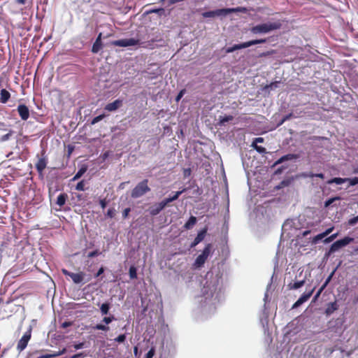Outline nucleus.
Here are the masks:
<instances>
[{
	"label": "nucleus",
	"instance_id": "obj_40",
	"mask_svg": "<svg viewBox=\"0 0 358 358\" xmlns=\"http://www.w3.org/2000/svg\"><path fill=\"white\" fill-rule=\"evenodd\" d=\"M279 83H280L279 81L273 82V83H270L269 85H267L265 87V88L266 89H271V90L275 89V88L278 87V84Z\"/></svg>",
	"mask_w": 358,
	"mask_h": 358
},
{
	"label": "nucleus",
	"instance_id": "obj_64",
	"mask_svg": "<svg viewBox=\"0 0 358 358\" xmlns=\"http://www.w3.org/2000/svg\"><path fill=\"white\" fill-rule=\"evenodd\" d=\"M353 173L356 174L358 173V166L354 169Z\"/></svg>",
	"mask_w": 358,
	"mask_h": 358
},
{
	"label": "nucleus",
	"instance_id": "obj_29",
	"mask_svg": "<svg viewBox=\"0 0 358 358\" xmlns=\"http://www.w3.org/2000/svg\"><path fill=\"white\" fill-rule=\"evenodd\" d=\"M335 354L336 356H338L341 358L343 357L344 355H345V351L341 350L340 348H336V349H334L332 351H331V355L332 356Z\"/></svg>",
	"mask_w": 358,
	"mask_h": 358
},
{
	"label": "nucleus",
	"instance_id": "obj_34",
	"mask_svg": "<svg viewBox=\"0 0 358 358\" xmlns=\"http://www.w3.org/2000/svg\"><path fill=\"white\" fill-rule=\"evenodd\" d=\"M346 178L348 179L347 182H349L350 186H354V185L358 184V178L357 177H355L352 178Z\"/></svg>",
	"mask_w": 358,
	"mask_h": 358
},
{
	"label": "nucleus",
	"instance_id": "obj_33",
	"mask_svg": "<svg viewBox=\"0 0 358 358\" xmlns=\"http://www.w3.org/2000/svg\"><path fill=\"white\" fill-rule=\"evenodd\" d=\"M66 348H63L61 351H59V352H57L56 354L45 355L44 358H50V357H57L59 355H62L64 354L66 352Z\"/></svg>",
	"mask_w": 358,
	"mask_h": 358
},
{
	"label": "nucleus",
	"instance_id": "obj_20",
	"mask_svg": "<svg viewBox=\"0 0 358 358\" xmlns=\"http://www.w3.org/2000/svg\"><path fill=\"white\" fill-rule=\"evenodd\" d=\"M68 195L66 193H62L57 196L56 204L61 208L66 203Z\"/></svg>",
	"mask_w": 358,
	"mask_h": 358
},
{
	"label": "nucleus",
	"instance_id": "obj_19",
	"mask_svg": "<svg viewBox=\"0 0 358 358\" xmlns=\"http://www.w3.org/2000/svg\"><path fill=\"white\" fill-rule=\"evenodd\" d=\"M10 99V93L6 89H1L0 91V102L6 103Z\"/></svg>",
	"mask_w": 358,
	"mask_h": 358
},
{
	"label": "nucleus",
	"instance_id": "obj_7",
	"mask_svg": "<svg viewBox=\"0 0 358 358\" xmlns=\"http://www.w3.org/2000/svg\"><path fill=\"white\" fill-rule=\"evenodd\" d=\"M140 43V40L136 39V38H124V39H120L113 41L111 42V44L114 46H119V47H128V46H133L136 45Z\"/></svg>",
	"mask_w": 358,
	"mask_h": 358
},
{
	"label": "nucleus",
	"instance_id": "obj_18",
	"mask_svg": "<svg viewBox=\"0 0 358 358\" xmlns=\"http://www.w3.org/2000/svg\"><path fill=\"white\" fill-rule=\"evenodd\" d=\"M297 158V155L294 154H287L282 157H281L280 159H278L273 164L274 166H276L278 164H280L285 161L292 160Z\"/></svg>",
	"mask_w": 358,
	"mask_h": 358
},
{
	"label": "nucleus",
	"instance_id": "obj_11",
	"mask_svg": "<svg viewBox=\"0 0 358 358\" xmlns=\"http://www.w3.org/2000/svg\"><path fill=\"white\" fill-rule=\"evenodd\" d=\"M31 330L24 333L22 337L19 340L17 344L16 349L19 352L23 351L27 346V344L31 339Z\"/></svg>",
	"mask_w": 358,
	"mask_h": 358
},
{
	"label": "nucleus",
	"instance_id": "obj_53",
	"mask_svg": "<svg viewBox=\"0 0 358 358\" xmlns=\"http://www.w3.org/2000/svg\"><path fill=\"white\" fill-rule=\"evenodd\" d=\"M104 272V268L103 266H101L99 271H97V273L94 275V277L95 278H97L99 277V275H101Z\"/></svg>",
	"mask_w": 358,
	"mask_h": 358
},
{
	"label": "nucleus",
	"instance_id": "obj_14",
	"mask_svg": "<svg viewBox=\"0 0 358 358\" xmlns=\"http://www.w3.org/2000/svg\"><path fill=\"white\" fill-rule=\"evenodd\" d=\"M315 290V288H313L310 291H309L308 292H305L303 293L299 298V299L294 303L293 305V307L292 308H296L299 306H301L302 303H303L304 302L307 301L310 297L312 296L313 292Z\"/></svg>",
	"mask_w": 358,
	"mask_h": 358
},
{
	"label": "nucleus",
	"instance_id": "obj_63",
	"mask_svg": "<svg viewBox=\"0 0 358 358\" xmlns=\"http://www.w3.org/2000/svg\"><path fill=\"white\" fill-rule=\"evenodd\" d=\"M101 37H102V34H101V33H100V34L98 35L97 38H96V41H101Z\"/></svg>",
	"mask_w": 358,
	"mask_h": 358
},
{
	"label": "nucleus",
	"instance_id": "obj_10",
	"mask_svg": "<svg viewBox=\"0 0 358 358\" xmlns=\"http://www.w3.org/2000/svg\"><path fill=\"white\" fill-rule=\"evenodd\" d=\"M62 272L64 275L69 276L72 279L73 282L76 284L80 283L84 280L85 275L83 272H79L77 273H72L66 268H62Z\"/></svg>",
	"mask_w": 358,
	"mask_h": 358
},
{
	"label": "nucleus",
	"instance_id": "obj_49",
	"mask_svg": "<svg viewBox=\"0 0 358 358\" xmlns=\"http://www.w3.org/2000/svg\"><path fill=\"white\" fill-rule=\"evenodd\" d=\"M192 170L190 168L184 169H183V176L184 178H187L191 175Z\"/></svg>",
	"mask_w": 358,
	"mask_h": 358
},
{
	"label": "nucleus",
	"instance_id": "obj_51",
	"mask_svg": "<svg viewBox=\"0 0 358 358\" xmlns=\"http://www.w3.org/2000/svg\"><path fill=\"white\" fill-rule=\"evenodd\" d=\"M85 343L84 342L78 343L77 344L73 345V347L76 350H80L85 347Z\"/></svg>",
	"mask_w": 358,
	"mask_h": 358
},
{
	"label": "nucleus",
	"instance_id": "obj_43",
	"mask_svg": "<svg viewBox=\"0 0 358 358\" xmlns=\"http://www.w3.org/2000/svg\"><path fill=\"white\" fill-rule=\"evenodd\" d=\"M126 340L125 334H120L117 338H115V341L117 343H123Z\"/></svg>",
	"mask_w": 358,
	"mask_h": 358
},
{
	"label": "nucleus",
	"instance_id": "obj_54",
	"mask_svg": "<svg viewBox=\"0 0 358 358\" xmlns=\"http://www.w3.org/2000/svg\"><path fill=\"white\" fill-rule=\"evenodd\" d=\"M101 207L104 209L107 205L106 199H101L99 201Z\"/></svg>",
	"mask_w": 358,
	"mask_h": 358
},
{
	"label": "nucleus",
	"instance_id": "obj_56",
	"mask_svg": "<svg viewBox=\"0 0 358 358\" xmlns=\"http://www.w3.org/2000/svg\"><path fill=\"white\" fill-rule=\"evenodd\" d=\"M334 230V227H330L329 229H327L325 231H324V234L325 235V236H328L329 234H331L332 232V231Z\"/></svg>",
	"mask_w": 358,
	"mask_h": 358
},
{
	"label": "nucleus",
	"instance_id": "obj_5",
	"mask_svg": "<svg viewBox=\"0 0 358 358\" xmlns=\"http://www.w3.org/2000/svg\"><path fill=\"white\" fill-rule=\"evenodd\" d=\"M212 250V245L210 243L207 244L203 250L202 251V253L199 255L196 260H195V265L197 266H201L204 264L206 261L207 260L208 256L210 255Z\"/></svg>",
	"mask_w": 358,
	"mask_h": 358
},
{
	"label": "nucleus",
	"instance_id": "obj_38",
	"mask_svg": "<svg viewBox=\"0 0 358 358\" xmlns=\"http://www.w3.org/2000/svg\"><path fill=\"white\" fill-rule=\"evenodd\" d=\"M358 222V215L355 216L348 221V224L349 226H354Z\"/></svg>",
	"mask_w": 358,
	"mask_h": 358
},
{
	"label": "nucleus",
	"instance_id": "obj_35",
	"mask_svg": "<svg viewBox=\"0 0 358 358\" xmlns=\"http://www.w3.org/2000/svg\"><path fill=\"white\" fill-rule=\"evenodd\" d=\"M275 52L274 50H271L267 52H262L259 55V57H265L273 55Z\"/></svg>",
	"mask_w": 358,
	"mask_h": 358
},
{
	"label": "nucleus",
	"instance_id": "obj_44",
	"mask_svg": "<svg viewBox=\"0 0 358 358\" xmlns=\"http://www.w3.org/2000/svg\"><path fill=\"white\" fill-rule=\"evenodd\" d=\"M101 254V252L99 250H95L88 253L87 257L90 258L96 257Z\"/></svg>",
	"mask_w": 358,
	"mask_h": 358
},
{
	"label": "nucleus",
	"instance_id": "obj_27",
	"mask_svg": "<svg viewBox=\"0 0 358 358\" xmlns=\"http://www.w3.org/2000/svg\"><path fill=\"white\" fill-rule=\"evenodd\" d=\"M233 119H234V117L232 115L220 116V118H219L220 124L224 125L226 122L231 121Z\"/></svg>",
	"mask_w": 358,
	"mask_h": 358
},
{
	"label": "nucleus",
	"instance_id": "obj_41",
	"mask_svg": "<svg viewBox=\"0 0 358 358\" xmlns=\"http://www.w3.org/2000/svg\"><path fill=\"white\" fill-rule=\"evenodd\" d=\"M290 184V181L289 180H283L280 182L279 185L277 187L278 189L289 186Z\"/></svg>",
	"mask_w": 358,
	"mask_h": 358
},
{
	"label": "nucleus",
	"instance_id": "obj_42",
	"mask_svg": "<svg viewBox=\"0 0 358 358\" xmlns=\"http://www.w3.org/2000/svg\"><path fill=\"white\" fill-rule=\"evenodd\" d=\"M325 236V235L324 234V233H321V234H317V236H315L314 238H313V243H317L320 240H322V238H324Z\"/></svg>",
	"mask_w": 358,
	"mask_h": 358
},
{
	"label": "nucleus",
	"instance_id": "obj_2",
	"mask_svg": "<svg viewBox=\"0 0 358 358\" xmlns=\"http://www.w3.org/2000/svg\"><path fill=\"white\" fill-rule=\"evenodd\" d=\"M247 9L243 7H237L232 8H221L217 9L215 10H210L204 12L202 13V16L203 17H214L215 16H221V15H227L229 13H236V12H246Z\"/></svg>",
	"mask_w": 358,
	"mask_h": 358
},
{
	"label": "nucleus",
	"instance_id": "obj_30",
	"mask_svg": "<svg viewBox=\"0 0 358 358\" xmlns=\"http://www.w3.org/2000/svg\"><path fill=\"white\" fill-rule=\"evenodd\" d=\"M338 200H341V197H340V196H335V197H332V198L329 199L328 200H327V201L324 202V207H325V208L329 207V206L331 204H332L335 201H338Z\"/></svg>",
	"mask_w": 358,
	"mask_h": 358
},
{
	"label": "nucleus",
	"instance_id": "obj_13",
	"mask_svg": "<svg viewBox=\"0 0 358 358\" xmlns=\"http://www.w3.org/2000/svg\"><path fill=\"white\" fill-rule=\"evenodd\" d=\"M17 112L22 120H27L29 117V108L24 104H20L17 106Z\"/></svg>",
	"mask_w": 358,
	"mask_h": 358
},
{
	"label": "nucleus",
	"instance_id": "obj_16",
	"mask_svg": "<svg viewBox=\"0 0 358 358\" xmlns=\"http://www.w3.org/2000/svg\"><path fill=\"white\" fill-rule=\"evenodd\" d=\"M122 99H116L113 102L106 104L104 109L109 112L115 111L122 106Z\"/></svg>",
	"mask_w": 358,
	"mask_h": 358
},
{
	"label": "nucleus",
	"instance_id": "obj_39",
	"mask_svg": "<svg viewBox=\"0 0 358 358\" xmlns=\"http://www.w3.org/2000/svg\"><path fill=\"white\" fill-rule=\"evenodd\" d=\"M86 169H80L77 173L75 175V176L73 177V180H77L78 178H80L83 175V173L85 172Z\"/></svg>",
	"mask_w": 358,
	"mask_h": 358
},
{
	"label": "nucleus",
	"instance_id": "obj_37",
	"mask_svg": "<svg viewBox=\"0 0 358 358\" xmlns=\"http://www.w3.org/2000/svg\"><path fill=\"white\" fill-rule=\"evenodd\" d=\"M13 131L10 130L8 134H5V135H3L1 138H0V141L1 142H4V141H8L10 137L11 136L12 134H13Z\"/></svg>",
	"mask_w": 358,
	"mask_h": 358
},
{
	"label": "nucleus",
	"instance_id": "obj_9",
	"mask_svg": "<svg viewBox=\"0 0 358 358\" xmlns=\"http://www.w3.org/2000/svg\"><path fill=\"white\" fill-rule=\"evenodd\" d=\"M114 320H115V317L113 315H111L108 317H104L102 319V322L104 323V324H97L95 326L92 327V329L94 330H101L107 332L110 330V327L108 325Z\"/></svg>",
	"mask_w": 358,
	"mask_h": 358
},
{
	"label": "nucleus",
	"instance_id": "obj_24",
	"mask_svg": "<svg viewBox=\"0 0 358 358\" xmlns=\"http://www.w3.org/2000/svg\"><path fill=\"white\" fill-rule=\"evenodd\" d=\"M332 275L333 273H331L328 278L326 280V281L324 282V283L322 285V287L318 289L317 292L316 293L315 296V299H316L317 298H318L320 296V295L321 294V293L322 292V291L325 289V287H327V285H328V283L329 282V281L331 280V277H332Z\"/></svg>",
	"mask_w": 358,
	"mask_h": 358
},
{
	"label": "nucleus",
	"instance_id": "obj_31",
	"mask_svg": "<svg viewBox=\"0 0 358 358\" xmlns=\"http://www.w3.org/2000/svg\"><path fill=\"white\" fill-rule=\"evenodd\" d=\"M129 273L131 279L137 278L136 268L134 266H131L129 268Z\"/></svg>",
	"mask_w": 358,
	"mask_h": 358
},
{
	"label": "nucleus",
	"instance_id": "obj_57",
	"mask_svg": "<svg viewBox=\"0 0 358 358\" xmlns=\"http://www.w3.org/2000/svg\"><path fill=\"white\" fill-rule=\"evenodd\" d=\"M286 167L285 166H281L280 168H278L275 171V174H280L283 170L285 169Z\"/></svg>",
	"mask_w": 358,
	"mask_h": 358
},
{
	"label": "nucleus",
	"instance_id": "obj_28",
	"mask_svg": "<svg viewBox=\"0 0 358 358\" xmlns=\"http://www.w3.org/2000/svg\"><path fill=\"white\" fill-rule=\"evenodd\" d=\"M110 304L108 303H104L101 304L100 307V311L103 315H107L109 313Z\"/></svg>",
	"mask_w": 358,
	"mask_h": 358
},
{
	"label": "nucleus",
	"instance_id": "obj_25",
	"mask_svg": "<svg viewBox=\"0 0 358 358\" xmlns=\"http://www.w3.org/2000/svg\"><path fill=\"white\" fill-rule=\"evenodd\" d=\"M347 178H331V180H328L327 183L328 184H333V183H335V184H337V185H341V184H343L345 182H347Z\"/></svg>",
	"mask_w": 358,
	"mask_h": 358
},
{
	"label": "nucleus",
	"instance_id": "obj_22",
	"mask_svg": "<svg viewBox=\"0 0 358 358\" xmlns=\"http://www.w3.org/2000/svg\"><path fill=\"white\" fill-rule=\"evenodd\" d=\"M185 190H186V189H183L181 191H178V192H175V194H174V195L173 196L166 198V199H165L164 200L165 201V202L168 205L169 203H171V202H172L173 201L177 200L178 199V197L180 196V195L181 194H182L184 192H185Z\"/></svg>",
	"mask_w": 358,
	"mask_h": 358
},
{
	"label": "nucleus",
	"instance_id": "obj_36",
	"mask_svg": "<svg viewBox=\"0 0 358 358\" xmlns=\"http://www.w3.org/2000/svg\"><path fill=\"white\" fill-rule=\"evenodd\" d=\"M76 189L78 191L85 190V182L84 180L80 181L76 186Z\"/></svg>",
	"mask_w": 358,
	"mask_h": 358
},
{
	"label": "nucleus",
	"instance_id": "obj_48",
	"mask_svg": "<svg viewBox=\"0 0 358 358\" xmlns=\"http://www.w3.org/2000/svg\"><path fill=\"white\" fill-rule=\"evenodd\" d=\"M310 178H314V177H317V178H322L323 179L324 178V175L322 173H310L308 175Z\"/></svg>",
	"mask_w": 358,
	"mask_h": 358
},
{
	"label": "nucleus",
	"instance_id": "obj_60",
	"mask_svg": "<svg viewBox=\"0 0 358 358\" xmlns=\"http://www.w3.org/2000/svg\"><path fill=\"white\" fill-rule=\"evenodd\" d=\"M108 156H109V152H106L101 155V157H102L103 160L104 161L108 157Z\"/></svg>",
	"mask_w": 358,
	"mask_h": 358
},
{
	"label": "nucleus",
	"instance_id": "obj_61",
	"mask_svg": "<svg viewBox=\"0 0 358 358\" xmlns=\"http://www.w3.org/2000/svg\"><path fill=\"white\" fill-rule=\"evenodd\" d=\"M27 0H15V2L17 4L24 5L26 3Z\"/></svg>",
	"mask_w": 358,
	"mask_h": 358
},
{
	"label": "nucleus",
	"instance_id": "obj_21",
	"mask_svg": "<svg viewBox=\"0 0 358 358\" xmlns=\"http://www.w3.org/2000/svg\"><path fill=\"white\" fill-rule=\"evenodd\" d=\"M306 280H301L294 282H289L288 287L289 289H297L304 285Z\"/></svg>",
	"mask_w": 358,
	"mask_h": 358
},
{
	"label": "nucleus",
	"instance_id": "obj_15",
	"mask_svg": "<svg viewBox=\"0 0 358 358\" xmlns=\"http://www.w3.org/2000/svg\"><path fill=\"white\" fill-rule=\"evenodd\" d=\"M264 141V138L262 137H257V138H255L252 143V145L251 146L257 151L260 154H264V153H266V150L265 148L262 147V146H259V145H257V143H263Z\"/></svg>",
	"mask_w": 358,
	"mask_h": 358
},
{
	"label": "nucleus",
	"instance_id": "obj_26",
	"mask_svg": "<svg viewBox=\"0 0 358 358\" xmlns=\"http://www.w3.org/2000/svg\"><path fill=\"white\" fill-rule=\"evenodd\" d=\"M102 48V42L96 41L93 43L92 48V52L93 53H97Z\"/></svg>",
	"mask_w": 358,
	"mask_h": 358
},
{
	"label": "nucleus",
	"instance_id": "obj_50",
	"mask_svg": "<svg viewBox=\"0 0 358 358\" xmlns=\"http://www.w3.org/2000/svg\"><path fill=\"white\" fill-rule=\"evenodd\" d=\"M131 211V208H125L123 211H122V217L124 219H126L129 216V214Z\"/></svg>",
	"mask_w": 358,
	"mask_h": 358
},
{
	"label": "nucleus",
	"instance_id": "obj_32",
	"mask_svg": "<svg viewBox=\"0 0 358 358\" xmlns=\"http://www.w3.org/2000/svg\"><path fill=\"white\" fill-rule=\"evenodd\" d=\"M105 116H106L105 114H101L96 117H94L91 121V124H95L98 123L99 122L102 120L105 117Z\"/></svg>",
	"mask_w": 358,
	"mask_h": 358
},
{
	"label": "nucleus",
	"instance_id": "obj_62",
	"mask_svg": "<svg viewBox=\"0 0 358 358\" xmlns=\"http://www.w3.org/2000/svg\"><path fill=\"white\" fill-rule=\"evenodd\" d=\"M160 10H163V9L162 8H161V9H153V10H151L148 11V13H157V12H159Z\"/></svg>",
	"mask_w": 358,
	"mask_h": 358
},
{
	"label": "nucleus",
	"instance_id": "obj_52",
	"mask_svg": "<svg viewBox=\"0 0 358 358\" xmlns=\"http://www.w3.org/2000/svg\"><path fill=\"white\" fill-rule=\"evenodd\" d=\"M86 355L84 352H80L73 355L71 358H84Z\"/></svg>",
	"mask_w": 358,
	"mask_h": 358
},
{
	"label": "nucleus",
	"instance_id": "obj_12",
	"mask_svg": "<svg viewBox=\"0 0 358 358\" xmlns=\"http://www.w3.org/2000/svg\"><path fill=\"white\" fill-rule=\"evenodd\" d=\"M167 206L164 200L152 206L150 208V214L152 216L158 215Z\"/></svg>",
	"mask_w": 358,
	"mask_h": 358
},
{
	"label": "nucleus",
	"instance_id": "obj_45",
	"mask_svg": "<svg viewBox=\"0 0 358 358\" xmlns=\"http://www.w3.org/2000/svg\"><path fill=\"white\" fill-rule=\"evenodd\" d=\"M337 236L338 233L331 235L330 236L326 238V239L324 240V243H330L333 241L337 237Z\"/></svg>",
	"mask_w": 358,
	"mask_h": 358
},
{
	"label": "nucleus",
	"instance_id": "obj_6",
	"mask_svg": "<svg viewBox=\"0 0 358 358\" xmlns=\"http://www.w3.org/2000/svg\"><path fill=\"white\" fill-rule=\"evenodd\" d=\"M354 241L353 238L345 236L343 239L335 241L330 247L329 253H334Z\"/></svg>",
	"mask_w": 358,
	"mask_h": 358
},
{
	"label": "nucleus",
	"instance_id": "obj_59",
	"mask_svg": "<svg viewBox=\"0 0 358 358\" xmlns=\"http://www.w3.org/2000/svg\"><path fill=\"white\" fill-rule=\"evenodd\" d=\"M183 93H184L183 90H182L179 92V94H178V96H176V99L177 101H178L182 98Z\"/></svg>",
	"mask_w": 358,
	"mask_h": 358
},
{
	"label": "nucleus",
	"instance_id": "obj_58",
	"mask_svg": "<svg viewBox=\"0 0 358 358\" xmlns=\"http://www.w3.org/2000/svg\"><path fill=\"white\" fill-rule=\"evenodd\" d=\"M71 325V322H64L62 323V327L63 328H66V327H70Z\"/></svg>",
	"mask_w": 358,
	"mask_h": 358
},
{
	"label": "nucleus",
	"instance_id": "obj_46",
	"mask_svg": "<svg viewBox=\"0 0 358 358\" xmlns=\"http://www.w3.org/2000/svg\"><path fill=\"white\" fill-rule=\"evenodd\" d=\"M155 348H152L148 352V353L145 355V358H152L153 356L155 355Z\"/></svg>",
	"mask_w": 358,
	"mask_h": 358
},
{
	"label": "nucleus",
	"instance_id": "obj_1",
	"mask_svg": "<svg viewBox=\"0 0 358 358\" xmlns=\"http://www.w3.org/2000/svg\"><path fill=\"white\" fill-rule=\"evenodd\" d=\"M282 24L280 22L277 21L275 22L264 23L257 24L251 28L250 31L252 34H266L273 30L280 29Z\"/></svg>",
	"mask_w": 358,
	"mask_h": 358
},
{
	"label": "nucleus",
	"instance_id": "obj_3",
	"mask_svg": "<svg viewBox=\"0 0 358 358\" xmlns=\"http://www.w3.org/2000/svg\"><path fill=\"white\" fill-rule=\"evenodd\" d=\"M266 41H267L266 38H260V39L251 40V41L241 43L239 44H235L232 47L227 48L226 49V52L231 53V52H234L235 50L246 48H248L252 45H257V44L264 43Z\"/></svg>",
	"mask_w": 358,
	"mask_h": 358
},
{
	"label": "nucleus",
	"instance_id": "obj_4",
	"mask_svg": "<svg viewBox=\"0 0 358 358\" xmlns=\"http://www.w3.org/2000/svg\"><path fill=\"white\" fill-rule=\"evenodd\" d=\"M148 180L145 179L140 182L131 191V196L136 199L142 196L145 193L150 191V188L148 185Z\"/></svg>",
	"mask_w": 358,
	"mask_h": 358
},
{
	"label": "nucleus",
	"instance_id": "obj_23",
	"mask_svg": "<svg viewBox=\"0 0 358 358\" xmlns=\"http://www.w3.org/2000/svg\"><path fill=\"white\" fill-rule=\"evenodd\" d=\"M196 223V217L191 216L188 221L185 224L184 228L186 229H192Z\"/></svg>",
	"mask_w": 358,
	"mask_h": 358
},
{
	"label": "nucleus",
	"instance_id": "obj_47",
	"mask_svg": "<svg viewBox=\"0 0 358 358\" xmlns=\"http://www.w3.org/2000/svg\"><path fill=\"white\" fill-rule=\"evenodd\" d=\"M115 215V210L114 208H109L107 211V216L113 218Z\"/></svg>",
	"mask_w": 358,
	"mask_h": 358
},
{
	"label": "nucleus",
	"instance_id": "obj_55",
	"mask_svg": "<svg viewBox=\"0 0 358 358\" xmlns=\"http://www.w3.org/2000/svg\"><path fill=\"white\" fill-rule=\"evenodd\" d=\"M331 308H332V310H330L329 308H327V313H331L334 310H336V303H331Z\"/></svg>",
	"mask_w": 358,
	"mask_h": 358
},
{
	"label": "nucleus",
	"instance_id": "obj_8",
	"mask_svg": "<svg viewBox=\"0 0 358 358\" xmlns=\"http://www.w3.org/2000/svg\"><path fill=\"white\" fill-rule=\"evenodd\" d=\"M48 157L45 155V151L43 150L41 151V157L38 158L37 163L36 164V169L38 173L40 176L43 175V171L45 169L48 164Z\"/></svg>",
	"mask_w": 358,
	"mask_h": 358
},
{
	"label": "nucleus",
	"instance_id": "obj_17",
	"mask_svg": "<svg viewBox=\"0 0 358 358\" xmlns=\"http://www.w3.org/2000/svg\"><path fill=\"white\" fill-rule=\"evenodd\" d=\"M207 233V228H204L201 230L198 234L193 242L191 243V248H194L200 242H201Z\"/></svg>",
	"mask_w": 358,
	"mask_h": 358
}]
</instances>
